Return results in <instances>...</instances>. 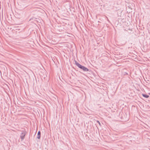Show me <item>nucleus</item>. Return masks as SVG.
I'll return each instance as SVG.
<instances>
[{
  "mask_svg": "<svg viewBox=\"0 0 150 150\" xmlns=\"http://www.w3.org/2000/svg\"><path fill=\"white\" fill-rule=\"evenodd\" d=\"M75 64L76 65V66H77L79 68L82 69L84 71L87 72L89 71V70L88 69L85 67L84 66L81 65L76 61L75 60Z\"/></svg>",
  "mask_w": 150,
  "mask_h": 150,
  "instance_id": "f257e3e1",
  "label": "nucleus"
},
{
  "mask_svg": "<svg viewBox=\"0 0 150 150\" xmlns=\"http://www.w3.org/2000/svg\"><path fill=\"white\" fill-rule=\"evenodd\" d=\"M26 133L27 132L25 130H22L21 133L20 135V137L21 139V141H23L24 139Z\"/></svg>",
  "mask_w": 150,
  "mask_h": 150,
  "instance_id": "f03ea898",
  "label": "nucleus"
},
{
  "mask_svg": "<svg viewBox=\"0 0 150 150\" xmlns=\"http://www.w3.org/2000/svg\"><path fill=\"white\" fill-rule=\"evenodd\" d=\"M11 29H3V30L4 32V34L8 35L9 33H11V32L13 31V29L11 30Z\"/></svg>",
  "mask_w": 150,
  "mask_h": 150,
  "instance_id": "7ed1b4c3",
  "label": "nucleus"
},
{
  "mask_svg": "<svg viewBox=\"0 0 150 150\" xmlns=\"http://www.w3.org/2000/svg\"><path fill=\"white\" fill-rule=\"evenodd\" d=\"M52 32L54 34H61V33L59 32L58 29H52Z\"/></svg>",
  "mask_w": 150,
  "mask_h": 150,
  "instance_id": "20e7f679",
  "label": "nucleus"
},
{
  "mask_svg": "<svg viewBox=\"0 0 150 150\" xmlns=\"http://www.w3.org/2000/svg\"><path fill=\"white\" fill-rule=\"evenodd\" d=\"M41 132L40 131H38L37 134V138L39 139L40 138Z\"/></svg>",
  "mask_w": 150,
  "mask_h": 150,
  "instance_id": "39448f33",
  "label": "nucleus"
},
{
  "mask_svg": "<svg viewBox=\"0 0 150 150\" xmlns=\"http://www.w3.org/2000/svg\"><path fill=\"white\" fill-rule=\"evenodd\" d=\"M142 95L143 96V97L146 98H147L149 97V95L144 93H142Z\"/></svg>",
  "mask_w": 150,
  "mask_h": 150,
  "instance_id": "423d86ee",
  "label": "nucleus"
},
{
  "mask_svg": "<svg viewBox=\"0 0 150 150\" xmlns=\"http://www.w3.org/2000/svg\"><path fill=\"white\" fill-rule=\"evenodd\" d=\"M132 29H125V30L128 31V30H129L130 31H132Z\"/></svg>",
  "mask_w": 150,
  "mask_h": 150,
  "instance_id": "0eeeda50",
  "label": "nucleus"
},
{
  "mask_svg": "<svg viewBox=\"0 0 150 150\" xmlns=\"http://www.w3.org/2000/svg\"><path fill=\"white\" fill-rule=\"evenodd\" d=\"M59 32L61 33H63V31L62 29H59Z\"/></svg>",
  "mask_w": 150,
  "mask_h": 150,
  "instance_id": "6e6552de",
  "label": "nucleus"
},
{
  "mask_svg": "<svg viewBox=\"0 0 150 150\" xmlns=\"http://www.w3.org/2000/svg\"><path fill=\"white\" fill-rule=\"evenodd\" d=\"M1 31L3 32L4 34V30H3V29H0V32Z\"/></svg>",
  "mask_w": 150,
  "mask_h": 150,
  "instance_id": "1a4fd4ad",
  "label": "nucleus"
},
{
  "mask_svg": "<svg viewBox=\"0 0 150 150\" xmlns=\"http://www.w3.org/2000/svg\"><path fill=\"white\" fill-rule=\"evenodd\" d=\"M96 122L99 124V125L100 126H101V124H100V122L99 121L97 120Z\"/></svg>",
  "mask_w": 150,
  "mask_h": 150,
  "instance_id": "9d476101",
  "label": "nucleus"
},
{
  "mask_svg": "<svg viewBox=\"0 0 150 150\" xmlns=\"http://www.w3.org/2000/svg\"><path fill=\"white\" fill-rule=\"evenodd\" d=\"M127 74H128V73L127 72H125L124 73V75H127Z\"/></svg>",
  "mask_w": 150,
  "mask_h": 150,
  "instance_id": "9b49d317",
  "label": "nucleus"
},
{
  "mask_svg": "<svg viewBox=\"0 0 150 150\" xmlns=\"http://www.w3.org/2000/svg\"><path fill=\"white\" fill-rule=\"evenodd\" d=\"M20 29H16V30H19Z\"/></svg>",
  "mask_w": 150,
  "mask_h": 150,
  "instance_id": "f8f14e48",
  "label": "nucleus"
},
{
  "mask_svg": "<svg viewBox=\"0 0 150 150\" xmlns=\"http://www.w3.org/2000/svg\"><path fill=\"white\" fill-rule=\"evenodd\" d=\"M150 30H149V29H148V31L149 32H149H150V29H149Z\"/></svg>",
  "mask_w": 150,
  "mask_h": 150,
  "instance_id": "ddd939ff",
  "label": "nucleus"
},
{
  "mask_svg": "<svg viewBox=\"0 0 150 150\" xmlns=\"http://www.w3.org/2000/svg\"><path fill=\"white\" fill-rule=\"evenodd\" d=\"M149 95H150V93H149Z\"/></svg>",
  "mask_w": 150,
  "mask_h": 150,
  "instance_id": "4468645a",
  "label": "nucleus"
},
{
  "mask_svg": "<svg viewBox=\"0 0 150 150\" xmlns=\"http://www.w3.org/2000/svg\"><path fill=\"white\" fill-rule=\"evenodd\" d=\"M77 30H79L78 29V28H77Z\"/></svg>",
  "mask_w": 150,
  "mask_h": 150,
  "instance_id": "2eb2a0df",
  "label": "nucleus"
},
{
  "mask_svg": "<svg viewBox=\"0 0 150 150\" xmlns=\"http://www.w3.org/2000/svg\"><path fill=\"white\" fill-rule=\"evenodd\" d=\"M77 30H79L78 29V28H77Z\"/></svg>",
  "mask_w": 150,
  "mask_h": 150,
  "instance_id": "dca6fc26",
  "label": "nucleus"
},
{
  "mask_svg": "<svg viewBox=\"0 0 150 150\" xmlns=\"http://www.w3.org/2000/svg\"><path fill=\"white\" fill-rule=\"evenodd\" d=\"M77 30H79L78 29V28H77Z\"/></svg>",
  "mask_w": 150,
  "mask_h": 150,
  "instance_id": "f3484780",
  "label": "nucleus"
},
{
  "mask_svg": "<svg viewBox=\"0 0 150 150\" xmlns=\"http://www.w3.org/2000/svg\"><path fill=\"white\" fill-rule=\"evenodd\" d=\"M85 29L86 31H87V30H86V28H85Z\"/></svg>",
  "mask_w": 150,
  "mask_h": 150,
  "instance_id": "a211bd4d",
  "label": "nucleus"
}]
</instances>
